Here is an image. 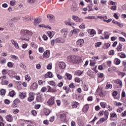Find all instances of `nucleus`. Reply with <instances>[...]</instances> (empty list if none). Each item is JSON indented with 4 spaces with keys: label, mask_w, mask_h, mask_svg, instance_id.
Returning a JSON list of instances; mask_svg holds the SVG:
<instances>
[{
    "label": "nucleus",
    "mask_w": 126,
    "mask_h": 126,
    "mask_svg": "<svg viewBox=\"0 0 126 126\" xmlns=\"http://www.w3.org/2000/svg\"><path fill=\"white\" fill-rule=\"evenodd\" d=\"M20 39L22 41H27L33 35V32L27 30H22L20 32Z\"/></svg>",
    "instance_id": "f257e3e1"
},
{
    "label": "nucleus",
    "mask_w": 126,
    "mask_h": 126,
    "mask_svg": "<svg viewBox=\"0 0 126 126\" xmlns=\"http://www.w3.org/2000/svg\"><path fill=\"white\" fill-rule=\"evenodd\" d=\"M55 43H65V39L64 38H63V37H59L56 38L55 40H52L51 41V45L52 46H54L55 45Z\"/></svg>",
    "instance_id": "f03ea898"
},
{
    "label": "nucleus",
    "mask_w": 126,
    "mask_h": 126,
    "mask_svg": "<svg viewBox=\"0 0 126 126\" xmlns=\"http://www.w3.org/2000/svg\"><path fill=\"white\" fill-rule=\"evenodd\" d=\"M72 19H73L75 22H79V23H81V22H83V19L82 18H80L78 16L75 15L72 16Z\"/></svg>",
    "instance_id": "7ed1b4c3"
},
{
    "label": "nucleus",
    "mask_w": 126,
    "mask_h": 126,
    "mask_svg": "<svg viewBox=\"0 0 126 126\" xmlns=\"http://www.w3.org/2000/svg\"><path fill=\"white\" fill-rule=\"evenodd\" d=\"M72 19H73L75 22H79V23H81V22H83V19L82 18H80L78 16L75 15L72 16Z\"/></svg>",
    "instance_id": "20e7f679"
},
{
    "label": "nucleus",
    "mask_w": 126,
    "mask_h": 126,
    "mask_svg": "<svg viewBox=\"0 0 126 126\" xmlns=\"http://www.w3.org/2000/svg\"><path fill=\"white\" fill-rule=\"evenodd\" d=\"M67 61L69 63H76V61L75 60V56L72 55L67 57Z\"/></svg>",
    "instance_id": "39448f33"
},
{
    "label": "nucleus",
    "mask_w": 126,
    "mask_h": 126,
    "mask_svg": "<svg viewBox=\"0 0 126 126\" xmlns=\"http://www.w3.org/2000/svg\"><path fill=\"white\" fill-rule=\"evenodd\" d=\"M61 32L63 36L62 38L65 40V38H66L67 36V33H68V30L67 29H63L61 30Z\"/></svg>",
    "instance_id": "423d86ee"
},
{
    "label": "nucleus",
    "mask_w": 126,
    "mask_h": 126,
    "mask_svg": "<svg viewBox=\"0 0 126 126\" xmlns=\"http://www.w3.org/2000/svg\"><path fill=\"white\" fill-rule=\"evenodd\" d=\"M114 82L116 83V84H118L117 88H122V87H123V81L120 79H118L115 80Z\"/></svg>",
    "instance_id": "0eeeda50"
},
{
    "label": "nucleus",
    "mask_w": 126,
    "mask_h": 126,
    "mask_svg": "<svg viewBox=\"0 0 126 126\" xmlns=\"http://www.w3.org/2000/svg\"><path fill=\"white\" fill-rule=\"evenodd\" d=\"M35 94L33 92H30L29 94V97H28V101L29 102H32L34 100Z\"/></svg>",
    "instance_id": "6e6552de"
},
{
    "label": "nucleus",
    "mask_w": 126,
    "mask_h": 126,
    "mask_svg": "<svg viewBox=\"0 0 126 126\" xmlns=\"http://www.w3.org/2000/svg\"><path fill=\"white\" fill-rule=\"evenodd\" d=\"M84 44V40L83 39H79L77 42H76V45L77 47H79L80 48H81L82 46H83Z\"/></svg>",
    "instance_id": "1a4fd4ad"
},
{
    "label": "nucleus",
    "mask_w": 126,
    "mask_h": 126,
    "mask_svg": "<svg viewBox=\"0 0 126 126\" xmlns=\"http://www.w3.org/2000/svg\"><path fill=\"white\" fill-rule=\"evenodd\" d=\"M55 104V99L54 97H51L47 101L48 106H53Z\"/></svg>",
    "instance_id": "9d476101"
},
{
    "label": "nucleus",
    "mask_w": 126,
    "mask_h": 126,
    "mask_svg": "<svg viewBox=\"0 0 126 126\" xmlns=\"http://www.w3.org/2000/svg\"><path fill=\"white\" fill-rule=\"evenodd\" d=\"M59 66L61 69H64L65 68V63L63 62H60L59 63Z\"/></svg>",
    "instance_id": "9b49d317"
},
{
    "label": "nucleus",
    "mask_w": 126,
    "mask_h": 126,
    "mask_svg": "<svg viewBox=\"0 0 126 126\" xmlns=\"http://www.w3.org/2000/svg\"><path fill=\"white\" fill-rule=\"evenodd\" d=\"M43 59H48L50 57V51L49 50L45 51L43 54Z\"/></svg>",
    "instance_id": "f8f14e48"
},
{
    "label": "nucleus",
    "mask_w": 126,
    "mask_h": 126,
    "mask_svg": "<svg viewBox=\"0 0 126 126\" xmlns=\"http://www.w3.org/2000/svg\"><path fill=\"white\" fill-rule=\"evenodd\" d=\"M36 102L42 103L43 102V95L40 94L37 95L36 98Z\"/></svg>",
    "instance_id": "ddd939ff"
},
{
    "label": "nucleus",
    "mask_w": 126,
    "mask_h": 126,
    "mask_svg": "<svg viewBox=\"0 0 126 126\" xmlns=\"http://www.w3.org/2000/svg\"><path fill=\"white\" fill-rule=\"evenodd\" d=\"M118 117L117 116V114L116 113L113 112V113H110V121H113V119H116L117 120Z\"/></svg>",
    "instance_id": "4468645a"
},
{
    "label": "nucleus",
    "mask_w": 126,
    "mask_h": 126,
    "mask_svg": "<svg viewBox=\"0 0 126 126\" xmlns=\"http://www.w3.org/2000/svg\"><path fill=\"white\" fill-rule=\"evenodd\" d=\"M19 96L21 99H24L27 97V93L26 92L19 93Z\"/></svg>",
    "instance_id": "2eb2a0df"
},
{
    "label": "nucleus",
    "mask_w": 126,
    "mask_h": 126,
    "mask_svg": "<svg viewBox=\"0 0 126 126\" xmlns=\"http://www.w3.org/2000/svg\"><path fill=\"white\" fill-rule=\"evenodd\" d=\"M11 42L15 47L16 49H19V46H18V43L13 39L11 40Z\"/></svg>",
    "instance_id": "dca6fc26"
},
{
    "label": "nucleus",
    "mask_w": 126,
    "mask_h": 126,
    "mask_svg": "<svg viewBox=\"0 0 126 126\" xmlns=\"http://www.w3.org/2000/svg\"><path fill=\"white\" fill-rule=\"evenodd\" d=\"M48 92H50L51 93H54L55 92H57V89L55 88H52L50 87V86H48Z\"/></svg>",
    "instance_id": "f3484780"
},
{
    "label": "nucleus",
    "mask_w": 126,
    "mask_h": 126,
    "mask_svg": "<svg viewBox=\"0 0 126 126\" xmlns=\"http://www.w3.org/2000/svg\"><path fill=\"white\" fill-rule=\"evenodd\" d=\"M75 61L76 63H81L82 59L80 57L75 56Z\"/></svg>",
    "instance_id": "a211bd4d"
},
{
    "label": "nucleus",
    "mask_w": 126,
    "mask_h": 126,
    "mask_svg": "<svg viewBox=\"0 0 126 126\" xmlns=\"http://www.w3.org/2000/svg\"><path fill=\"white\" fill-rule=\"evenodd\" d=\"M65 25H67V26H75L76 24L75 23H70V22L65 21Z\"/></svg>",
    "instance_id": "6ab92c4d"
},
{
    "label": "nucleus",
    "mask_w": 126,
    "mask_h": 126,
    "mask_svg": "<svg viewBox=\"0 0 126 126\" xmlns=\"http://www.w3.org/2000/svg\"><path fill=\"white\" fill-rule=\"evenodd\" d=\"M89 109V106L86 104L83 108V111L84 112V113H87V112H88Z\"/></svg>",
    "instance_id": "aec40b11"
},
{
    "label": "nucleus",
    "mask_w": 126,
    "mask_h": 126,
    "mask_svg": "<svg viewBox=\"0 0 126 126\" xmlns=\"http://www.w3.org/2000/svg\"><path fill=\"white\" fill-rule=\"evenodd\" d=\"M6 120L7 121V122H12V116L11 115H7L6 117Z\"/></svg>",
    "instance_id": "412c9836"
},
{
    "label": "nucleus",
    "mask_w": 126,
    "mask_h": 126,
    "mask_svg": "<svg viewBox=\"0 0 126 126\" xmlns=\"http://www.w3.org/2000/svg\"><path fill=\"white\" fill-rule=\"evenodd\" d=\"M32 88L33 90H36L37 88H38V84L37 83H33L32 86Z\"/></svg>",
    "instance_id": "4be33fe9"
},
{
    "label": "nucleus",
    "mask_w": 126,
    "mask_h": 126,
    "mask_svg": "<svg viewBox=\"0 0 126 126\" xmlns=\"http://www.w3.org/2000/svg\"><path fill=\"white\" fill-rule=\"evenodd\" d=\"M116 49L117 50L118 52H122V51H123V45H122L121 43H119Z\"/></svg>",
    "instance_id": "5701e85b"
},
{
    "label": "nucleus",
    "mask_w": 126,
    "mask_h": 126,
    "mask_svg": "<svg viewBox=\"0 0 126 126\" xmlns=\"http://www.w3.org/2000/svg\"><path fill=\"white\" fill-rule=\"evenodd\" d=\"M44 113L45 116H49L50 115V113H51V111L48 109H44Z\"/></svg>",
    "instance_id": "b1692460"
},
{
    "label": "nucleus",
    "mask_w": 126,
    "mask_h": 126,
    "mask_svg": "<svg viewBox=\"0 0 126 126\" xmlns=\"http://www.w3.org/2000/svg\"><path fill=\"white\" fill-rule=\"evenodd\" d=\"M112 87H113V86L112 85V84H111L110 82H108L107 83L105 88L106 89H112Z\"/></svg>",
    "instance_id": "393cba45"
},
{
    "label": "nucleus",
    "mask_w": 126,
    "mask_h": 126,
    "mask_svg": "<svg viewBox=\"0 0 126 126\" xmlns=\"http://www.w3.org/2000/svg\"><path fill=\"white\" fill-rule=\"evenodd\" d=\"M59 117L62 122H64V121H65V116H64V115L60 114Z\"/></svg>",
    "instance_id": "a878e982"
},
{
    "label": "nucleus",
    "mask_w": 126,
    "mask_h": 126,
    "mask_svg": "<svg viewBox=\"0 0 126 126\" xmlns=\"http://www.w3.org/2000/svg\"><path fill=\"white\" fill-rule=\"evenodd\" d=\"M47 18H49V20H54V19H55V16H54L53 15H47Z\"/></svg>",
    "instance_id": "bb28decb"
},
{
    "label": "nucleus",
    "mask_w": 126,
    "mask_h": 126,
    "mask_svg": "<svg viewBox=\"0 0 126 126\" xmlns=\"http://www.w3.org/2000/svg\"><path fill=\"white\" fill-rule=\"evenodd\" d=\"M118 56L121 58V59H125V58H126V55L125 53H120L118 54Z\"/></svg>",
    "instance_id": "cd10ccee"
},
{
    "label": "nucleus",
    "mask_w": 126,
    "mask_h": 126,
    "mask_svg": "<svg viewBox=\"0 0 126 126\" xmlns=\"http://www.w3.org/2000/svg\"><path fill=\"white\" fill-rule=\"evenodd\" d=\"M1 85H7L8 83H9V82L7 80H4L2 81H1L0 82Z\"/></svg>",
    "instance_id": "c85d7f7f"
},
{
    "label": "nucleus",
    "mask_w": 126,
    "mask_h": 126,
    "mask_svg": "<svg viewBox=\"0 0 126 126\" xmlns=\"http://www.w3.org/2000/svg\"><path fill=\"white\" fill-rule=\"evenodd\" d=\"M115 62L116 64L118 65L121 63V60L118 58H116L115 59Z\"/></svg>",
    "instance_id": "c756f323"
},
{
    "label": "nucleus",
    "mask_w": 126,
    "mask_h": 126,
    "mask_svg": "<svg viewBox=\"0 0 126 126\" xmlns=\"http://www.w3.org/2000/svg\"><path fill=\"white\" fill-rule=\"evenodd\" d=\"M66 76H67L68 79L69 80H71V78H72V75L70 74H68V73H65Z\"/></svg>",
    "instance_id": "7c9ffc66"
},
{
    "label": "nucleus",
    "mask_w": 126,
    "mask_h": 126,
    "mask_svg": "<svg viewBox=\"0 0 126 126\" xmlns=\"http://www.w3.org/2000/svg\"><path fill=\"white\" fill-rule=\"evenodd\" d=\"M50 85H52V86H54L55 88H56V87H58V86L57 84L55 83V82L54 81H51L50 82Z\"/></svg>",
    "instance_id": "2f4dec72"
},
{
    "label": "nucleus",
    "mask_w": 126,
    "mask_h": 126,
    "mask_svg": "<svg viewBox=\"0 0 126 126\" xmlns=\"http://www.w3.org/2000/svg\"><path fill=\"white\" fill-rule=\"evenodd\" d=\"M25 78L26 80H27V81H30V80H31V77L28 74H27L25 76Z\"/></svg>",
    "instance_id": "473e14b6"
},
{
    "label": "nucleus",
    "mask_w": 126,
    "mask_h": 126,
    "mask_svg": "<svg viewBox=\"0 0 126 126\" xmlns=\"http://www.w3.org/2000/svg\"><path fill=\"white\" fill-rule=\"evenodd\" d=\"M104 117L106 118V119H108L109 118V112L108 111H105L104 113Z\"/></svg>",
    "instance_id": "72a5a7b5"
},
{
    "label": "nucleus",
    "mask_w": 126,
    "mask_h": 126,
    "mask_svg": "<svg viewBox=\"0 0 126 126\" xmlns=\"http://www.w3.org/2000/svg\"><path fill=\"white\" fill-rule=\"evenodd\" d=\"M100 106L102 108L105 109V108H106V106H107V103L106 102H100Z\"/></svg>",
    "instance_id": "f704fd0d"
},
{
    "label": "nucleus",
    "mask_w": 126,
    "mask_h": 126,
    "mask_svg": "<svg viewBox=\"0 0 126 126\" xmlns=\"http://www.w3.org/2000/svg\"><path fill=\"white\" fill-rule=\"evenodd\" d=\"M83 71H77L76 72V75H77V76H80V75H81V74H83Z\"/></svg>",
    "instance_id": "c9c22d12"
},
{
    "label": "nucleus",
    "mask_w": 126,
    "mask_h": 126,
    "mask_svg": "<svg viewBox=\"0 0 126 126\" xmlns=\"http://www.w3.org/2000/svg\"><path fill=\"white\" fill-rule=\"evenodd\" d=\"M15 95V93L14 92V91H12L9 93V96L10 97H14V96Z\"/></svg>",
    "instance_id": "e433bc0d"
},
{
    "label": "nucleus",
    "mask_w": 126,
    "mask_h": 126,
    "mask_svg": "<svg viewBox=\"0 0 126 126\" xmlns=\"http://www.w3.org/2000/svg\"><path fill=\"white\" fill-rule=\"evenodd\" d=\"M78 125L79 126H84V123H83V121L79 120Z\"/></svg>",
    "instance_id": "4c0bfd02"
},
{
    "label": "nucleus",
    "mask_w": 126,
    "mask_h": 126,
    "mask_svg": "<svg viewBox=\"0 0 126 126\" xmlns=\"http://www.w3.org/2000/svg\"><path fill=\"white\" fill-rule=\"evenodd\" d=\"M77 7L75 6H72L71 7V10L73 11V12H75V11H77Z\"/></svg>",
    "instance_id": "58836bf2"
},
{
    "label": "nucleus",
    "mask_w": 126,
    "mask_h": 126,
    "mask_svg": "<svg viewBox=\"0 0 126 126\" xmlns=\"http://www.w3.org/2000/svg\"><path fill=\"white\" fill-rule=\"evenodd\" d=\"M0 95H5V90L2 89L0 91Z\"/></svg>",
    "instance_id": "ea45409f"
},
{
    "label": "nucleus",
    "mask_w": 126,
    "mask_h": 126,
    "mask_svg": "<svg viewBox=\"0 0 126 126\" xmlns=\"http://www.w3.org/2000/svg\"><path fill=\"white\" fill-rule=\"evenodd\" d=\"M82 88L84 91H87L88 90V87H87L86 85H83Z\"/></svg>",
    "instance_id": "a19ab883"
},
{
    "label": "nucleus",
    "mask_w": 126,
    "mask_h": 126,
    "mask_svg": "<svg viewBox=\"0 0 126 126\" xmlns=\"http://www.w3.org/2000/svg\"><path fill=\"white\" fill-rule=\"evenodd\" d=\"M114 105H115V106H117L118 107H120L122 105V104L121 102H118L117 101H115L114 102Z\"/></svg>",
    "instance_id": "79ce46f5"
},
{
    "label": "nucleus",
    "mask_w": 126,
    "mask_h": 126,
    "mask_svg": "<svg viewBox=\"0 0 126 126\" xmlns=\"http://www.w3.org/2000/svg\"><path fill=\"white\" fill-rule=\"evenodd\" d=\"M79 28L80 29H85V24L82 23L81 25H80Z\"/></svg>",
    "instance_id": "37998d69"
},
{
    "label": "nucleus",
    "mask_w": 126,
    "mask_h": 126,
    "mask_svg": "<svg viewBox=\"0 0 126 126\" xmlns=\"http://www.w3.org/2000/svg\"><path fill=\"white\" fill-rule=\"evenodd\" d=\"M39 23H40V21H39V20H38L37 19H35L34 22V25H37V24H39Z\"/></svg>",
    "instance_id": "c03bdc74"
},
{
    "label": "nucleus",
    "mask_w": 126,
    "mask_h": 126,
    "mask_svg": "<svg viewBox=\"0 0 126 126\" xmlns=\"http://www.w3.org/2000/svg\"><path fill=\"white\" fill-rule=\"evenodd\" d=\"M47 74L48 75V77H49V78H52V77L54 76L53 73H52L51 72H48Z\"/></svg>",
    "instance_id": "a18cd8bd"
},
{
    "label": "nucleus",
    "mask_w": 126,
    "mask_h": 126,
    "mask_svg": "<svg viewBox=\"0 0 126 126\" xmlns=\"http://www.w3.org/2000/svg\"><path fill=\"white\" fill-rule=\"evenodd\" d=\"M98 77H99L100 78H102V77H104V74L102 73H98L97 74Z\"/></svg>",
    "instance_id": "49530a36"
},
{
    "label": "nucleus",
    "mask_w": 126,
    "mask_h": 126,
    "mask_svg": "<svg viewBox=\"0 0 126 126\" xmlns=\"http://www.w3.org/2000/svg\"><path fill=\"white\" fill-rule=\"evenodd\" d=\"M78 102H75L72 105V108H77Z\"/></svg>",
    "instance_id": "de8ad7c7"
},
{
    "label": "nucleus",
    "mask_w": 126,
    "mask_h": 126,
    "mask_svg": "<svg viewBox=\"0 0 126 126\" xmlns=\"http://www.w3.org/2000/svg\"><path fill=\"white\" fill-rule=\"evenodd\" d=\"M107 119H106L105 117L102 118L99 120V122H100V123H104V122H105V121H107Z\"/></svg>",
    "instance_id": "09e8293b"
},
{
    "label": "nucleus",
    "mask_w": 126,
    "mask_h": 126,
    "mask_svg": "<svg viewBox=\"0 0 126 126\" xmlns=\"http://www.w3.org/2000/svg\"><path fill=\"white\" fill-rule=\"evenodd\" d=\"M119 41H121V42H126V39L125 38L122 37H119Z\"/></svg>",
    "instance_id": "8fccbe9b"
},
{
    "label": "nucleus",
    "mask_w": 126,
    "mask_h": 126,
    "mask_svg": "<svg viewBox=\"0 0 126 126\" xmlns=\"http://www.w3.org/2000/svg\"><path fill=\"white\" fill-rule=\"evenodd\" d=\"M2 74L3 75H5V74H7V71L5 69H3L2 70Z\"/></svg>",
    "instance_id": "3c124183"
},
{
    "label": "nucleus",
    "mask_w": 126,
    "mask_h": 126,
    "mask_svg": "<svg viewBox=\"0 0 126 126\" xmlns=\"http://www.w3.org/2000/svg\"><path fill=\"white\" fill-rule=\"evenodd\" d=\"M101 44H102V43H101V42H97L95 44V47L96 48H97V47H100V46H101Z\"/></svg>",
    "instance_id": "603ef678"
},
{
    "label": "nucleus",
    "mask_w": 126,
    "mask_h": 126,
    "mask_svg": "<svg viewBox=\"0 0 126 126\" xmlns=\"http://www.w3.org/2000/svg\"><path fill=\"white\" fill-rule=\"evenodd\" d=\"M96 34V32L94 30H92L91 32H90V34L91 35H95Z\"/></svg>",
    "instance_id": "864d4df0"
},
{
    "label": "nucleus",
    "mask_w": 126,
    "mask_h": 126,
    "mask_svg": "<svg viewBox=\"0 0 126 126\" xmlns=\"http://www.w3.org/2000/svg\"><path fill=\"white\" fill-rule=\"evenodd\" d=\"M111 9V10H117V5L112 6Z\"/></svg>",
    "instance_id": "5fc2aeb1"
},
{
    "label": "nucleus",
    "mask_w": 126,
    "mask_h": 126,
    "mask_svg": "<svg viewBox=\"0 0 126 126\" xmlns=\"http://www.w3.org/2000/svg\"><path fill=\"white\" fill-rule=\"evenodd\" d=\"M75 82L79 83V82H80V81H81V79L78 77H76L75 79Z\"/></svg>",
    "instance_id": "6e6d98bb"
},
{
    "label": "nucleus",
    "mask_w": 126,
    "mask_h": 126,
    "mask_svg": "<svg viewBox=\"0 0 126 126\" xmlns=\"http://www.w3.org/2000/svg\"><path fill=\"white\" fill-rule=\"evenodd\" d=\"M117 25H118V26L120 27V28H123V27H124V24H123L122 23H121L119 22H118V23H117Z\"/></svg>",
    "instance_id": "4d7b16f0"
},
{
    "label": "nucleus",
    "mask_w": 126,
    "mask_h": 126,
    "mask_svg": "<svg viewBox=\"0 0 126 126\" xmlns=\"http://www.w3.org/2000/svg\"><path fill=\"white\" fill-rule=\"evenodd\" d=\"M18 112H19V110L18 109H15L13 111V114H18Z\"/></svg>",
    "instance_id": "13d9d810"
},
{
    "label": "nucleus",
    "mask_w": 126,
    "mask_h": 126,
    "mask_svg": "<svg viewBox=\"0 0 126 126\" xmlns=\"http://www.w3.org/2000/svg\"><path fill=\"white\" fill-rule=\"evenodd\" d=\"M31 113L33 116H36L37 115V111L35 110H32Z\"/></svg>",
    "instance_id": "bf43d9fd"
},
{
    "label": "nucleus",
    "mask_w": 126,
    "mask_h": 126,
    "mask_svg": "<svg viewBox=\"0 0 126 126\" xmlns=\"http://www.w3.org/2000/svg\"><path fill=\"white\" fill-rule=\"evenodd\" d=\"M46 91H47V88L43 87L41 90V92H46Z\"/></svg>",
    "instance_id": "052dcab7"
},
{
    "label": "nucleus",
    "mask_w": 126,
    "mask_h": 126,
    "mask_svg": "<svg viewBox=\"0 0 126 126\" xmlns=\"http://www.w3.org/2000/svg\"><path fill=\"white\" fill-rule=\"evenodd\" d=\"M5 78H6V76H5V75L2 76L0 77V80H1V81H4V79H5Z\"/></svg>",
    "instance_id": "680f3d73"
},
{
    "label": "nucleus",
    "mask_w": 126,
    "mask_h": 126,
    "mask_svg": "<svg viewBox=\"0 0 126 126\" xmlns=\"http://www.w3.org/2000/svg\"><path fill=\"white\" fill-rule=\"evenodd\" d=\"M69 88H74V84L73 83H71L70 85H69Z\"/></svg>",
    "instance_id": "e2e57ef3"
},
{
    "label": "nucleus",
    "mask_w": 126,
    "mask_h": 126,
    "mask_svg": "<svg viewBox=\"0 0 126 126\" xmlns=\"http://www.w3.org/2000/svg\"><path fill=\"white\" fill-rule=\"evenodd\" d=\"M35 0H28V1L29 3H31V4H32L35 2Z\"/></svg>",
    "instance_id": "0e129e2a"
},
{
    "label": "nucleus",
    "mask_w": 126,
    "mask_h": 126,
    "mask_svg": "<svg viewBox=\"0 0 126 126\" xmlns=\"http://www.w3.org/2000/svg\"><path fill=\"white\" fill-rule=\"evenodd\" d=\"M39 53H43L44 52V48L43 47H40L38 49Z\"/></svg>",
    "instance_id": "69168bd1"
},
{
    "label": "nucleus",
    "mask_w": 126,
    "mask_h": 126,
    "mask_svg": "<svg viewBox=\"0 0 126 126\" xmlns=\"http://www.w3.org/2000/svg\"><path fill=\"white\" fill-rule=\"evenodd\" d=\"M44 125H46V126H48L49 125V121L47 120H44L43 121Z\"/></svg>",
    "instance_id": "338daca9"
},
{
    "label": "nucleus",
    "mask_w": 126,
    "mask_h": 126,
    "mask_svg": "<svg viewBox=\"0 0 126 126\" xmlns=\"http://www.w3.org/2000/svg\"><path fill=\"white\" fill-rule=\"evenodd\" d=\"M14 103H20V99H18V98H16V99L14 101Z\"/></svg>",
    "instance_id": "774afa93"
}]
</instances>
